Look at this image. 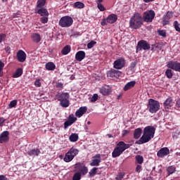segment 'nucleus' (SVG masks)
I'll return each mask as SVG.
<instances>
[{
  "label": "nucleus",
  "instance_id": "nucleus-58",
  "mask_svg": "<svg viewBox=\"0 0 180 180\" xmlns=\"http://www.w3.org/2000/svg\"><path fill=\"white\" fill-rule=\"evenodd\" d=\"M5 50L6 51V53H8V54L11 53V47L10 46H6L5 48Z\"/></svg>",
  "mask_w": 180,
  "mask_h": 180
},
{
  "label": "nucleus",
  "instance_id": "nucleus-26",
  "mask_svg": "<svg viewBox=\"0 0 180 180\" xmlns=\"http://www.w3.org/2000/svg\"><path fill=\"white\" fill-rule=\"evenodd\" d=\"M31 38L34 43H40V41H41V37L39 33L32 34Z\"/></svg>",
  "mask_w": 180,
  "mask_h": 180
},
{
  "label": "nucleus",
  "instance_id": "nucleus-42",
  "mask_svg": "<svg viewBox=\"0 0 180 180\" xmlns=\"http://www.w3.org/2000/svg\"><path fill=\"white\" fill-rule=\"evenodd\" d=\"M41 23L46 24L49 22V15H42V18H40Z\"/></svg>",
  "mask_w": 180,
  "mask_h": 180
},
{
  "label": "nucleus",
  "instance_id": "nucleus-32",
  "mask_svg": "<svg viewBox=\"0 0 180 180\" xmlns=\"http://www.w3.org/2000/svg\"><path fill=\"white\" fill-rule=\"evenodd\" d=\"M167 172L168 174V176L172 175V174L176 172V167L174 165L169 166L167 168Z\"/></svg>",
  "mask_w": 180,
  "mask_h": 180
},
{
  "label": "nucleus",
  "instance_id": "nucleus-29",
  "mask_svg": "<svg viewBox=\"0 0 180 180\" xmlns=\"http://www.w3.org/2000/svg\"><path fill=\"white\" fill-rule=\"evenodd\" d=\"M136 85V81H131L127 83L124 87V91H129V89H131V88H134Z\"/></svg>",
  "mask_w": 180,
  "mask_h": 180
},
{
  "label": "nucleus",
  "instance_id": "nucleus-13",
  "mask_svg": "<svg viewBox=\"0 0 180 180\" xmlns=\"http://www.w3.org/2000/svg\"><path fill=\"white\" fill-rule=\"evenodd\" d=\"M77 120V117L74 116V114H70L68 120L64 122V129L66 130V129H68L70 126H72L74 124V122Z\"/></svg>",
  "mask_w": 180,
  "mask_h": 180
},
{
  "label": "nucleus",
  "instance_id": "nucleus-41",
  "mask_svg": "<svg viewBox=\"0 0 180 180\" xmlns=\"http://www.w3.org/2000/svg\"><path fill=\"white\" fill-rule=\"evenodd\" d=\"M174 28H175V30L176 32H179V33H180V24L179 22H178V21H174Z\"/></svg>",
  "mask_w": 180,
  "mask_h": 180
},
{
  "label": "nucleus",
  "instance_id": "nucleus-48",
  "mask_svg": "<svg viewBox=\"0 0 180 180\" xmlns=\"http://www.w3.org/2000/svg\"><path fill=\"white\" fill-rule=\"evenodd\" d=\"M34 86L37 88H40L41 86V82H40V79H37L34 82Z\"/></svg>",
  "mask_w": 180,
  "mask_h": 180
},
{
  "label": "nucleus",
  "instance_id": "nucleus-25",
  "mask_svg": "<svg viewBox=\"0 0 180 180\" xmlns=\"http://www.w3.org/2000/svg\"><path fill=\"white\" fill-rule=\"evenodd\" d=\"M85 58V51H79L75 55V60L77 61H82Z\"/></svg>",
  "mask_w": 180,
  "mask_h": 180
},
{
  "label": "nucleus",
  "instance_id": "nucleus-43",
  "mask_svg": "<svg viewBox=\"0 0 180 180\" xmlns=\"http://www.w3.org/2000/svg\"><path fill=\"white\" fill-rule=\"evenodd\" d=\"M159 36H162V37H167V32L164 30H159L158 31Z\"/></svg>",
  "mask_w": 180,
  "mask_h": 180
},
{
  "label": "nucleus",
  "instance_id": "nucleus-51",
  "mask_svg": "<svg viewBox=\"0 0 180 180\" xmlns=\"http://www.w3.org/2000/svg\"><path fill=\"white\" fill-rule=\"evenodd\" d=\"M95 44H96V41H90L87 44V49H92V47H94V46H95Z\"/></svg>",
  "mask_w": 180,
  "mask_h": 180
},
{
  "label": "nucleus",
  "instance_id": "nucleus-16",
  "mask_svg": "<svg viewBox=\"0 0 180 180\" xmlns=\"http://www.w3.org/2000/svg\"><path fill=\"white\" fill-rule=\"evenodd\" d=\"M169 154V149L167 147L162 148L157 153V156L159 158H164V157H167Z\"/></svg>",
  "mask_w": 180,
  "mask_h": 180
},
{
  "label": "nucleus",
  "instance_id": "nucleus-64",
  "mask_svg": "<svg viewBox=\"0 0 180 180\" xmlns=\"http://www.w3.org/2000/svg\"><path fill=\"white\" fill-rule=\"evenodd\" d=\"M108 137H112V136L111 134H108Z\"/></svg>",
  "mask_w": 180,
  "mask_h": 180
},
{
  "label": "nucleus",
  "instance_id": "nucleus-49",
  "mask_svg": "<svg viewBox=\"0 0 180 180\" xmlns=\"http://www.w3.org/2000/svg\"><path fill=\"white\" fill-rule=\"evenodd\" d=\"M135 171L138 173L140 174L141 172V171H143V167H141V165H137L135 169Z\"/></svg>",
  "mask_w": 180,
  "mask_h": 180
},
{
  "label": "nucleus",
  "instance_id": "nucleus-19",
  "mask_svg": "<svg viewBox=\"0 0 180 180\" xmlns=\"http://www.w3.org/2000/svg\"><path fill=\"white\" fill-rule=\"evenodd\" d=\"M6 141H9V131H4L0 135V143H6Z\"/></svg>",
  "mask_w": 180,
  "mask_h": 180
},
{
  "label": "nucleus",
  "instance_id": "nucleus-12",
  "mask_svg": "<svg viewBox=\"0 0 180 180\" xmlns=\"http://www.w3.org/2000/svg\"><path fill=\"white\" fill-rule=\"evenodd\" d=\"M124 65H126V60L124 58H119L113 63V68L115 70H122Z\"/></svg>",
  "mask_w": 180,
  "mask_h": 180
},
{
  "label": "nucleus",
  "instance_id": "nucleus-53",
  "mask_svg": "<svg viewBox=\"0 0 180 180\" xmlns=\"http://www.w3.org/2000/svg\"><path fill=\"white\" fill-rule=\"evenodd\" d=\"M136 65H137V62L134 61L131 62L129 66L130 70H133L134 68H136Z\"/></svg>",
  "mask_w": 180,
  "mask_h": 180
},
{
  "label": "nucleus",
  "instance_id": "nucleus-15",
  "mask_svg": "<svg viewBox=\"0 0 180 180\" xmlns=\"http://www.w3.org/2000/svg\"><path fill=\"white\" fill-rule=\"evenodd\" d=\"M122 75V72L111 69L107 72V77L110 78H119Z\"/></svg>",
  "mask_w": 180,
  "mask_h": 180
},
{
  "label": "nucleus",
  "instance_id": "nucleus-59",
  "mask_svg": "<svg viewBox=\"0 0 180 180\" xmlns=\"http://www.w3.org/2000/svg\"><path fill=\"white\" fill-rule=\"evenodd\" d=\"M155 0H143V2L146 4H149V2H154Z\"/></svg>",
  "mask_w": 180,
  "mask_h": 180
},
{
  "label": "nucleus",
  "instance_id": "nucleus-30",
  "mask_svg": "<svg viewBox=\"0 0 180 180\" xmlns=\"http://www.w3.org/2000/svg\"><path fill=\"white\" fill-rule=\"evenodd\" d=\"M71 52V46L66 45L65 47L63 48L61 53L63 56H67Z\"/></svg>",
  "mask_w": 180,
  "mask_h": 180
},
{
  "label": "nucleus",
  "instance_id": "nucleus-10",
  "mask_svg": "<svg viewBox=\"0 0 180 180\" xmlns=\"http://www.w3.org/2000/svg\"><path fill=\"white\" fill-rule=\"evenodd\" d=\"M116 20H117V15L115 14H110L106 18H103L102 21L101 22V26H106L108 25V23H110V25L116 22Z\"/></svg>",
  "mask_w": 180,
  "mask_h": 180
},
{
  "label": "nucleus",
  "instance_id": "nucleus-2",
  "mask_svg": "<svg viewBox=\"0 0 180 180\" xmlns=\"http://www.w3.org/2000/svg\"><path fill=\"white\" fill-rule=\"evenodd\" d=\"M166 67H167L168 69L165 70V74L167 78H168L169 79H171L172 77H174L172 70L173 71H176V72H180V63L176 60L168 61Z\"/></svg>",
  "mask_w": 180,
  "mask_h": 180
},
{
  "label": "nucleus",
  "instance_id": "nucleus-61",
  "mask_svg": "<svg viewBox=\"0 0 180 180\" xmlns=\"http://www.w3.org/2000/svg\"><path fill=\"white\" fill-rule=\"evenodd\" d=\"M146 180H153V178L151 176H148Z\"/></svg>",
  "mask_w": 180,
  "mask_h": 180
},
{
  "label": "nucleus",
  "instance_id": "nucleus-52",
  "mask_svg": "<svg viewBox=\"0 0 180 180\" xmlns=\"http://www.w3.org/2000/svg\"><path fill=\"white\" fill-rule=\"evenodd\" d=\"M5 39H6V34L2 33L0 34V44L5 41Z\"/></svg>",
  "mask_w": 180,
  "mask_h": 180
},
{
  "label": "nucleus",
  "instance_id": "nucleus-22",
  "mask_svg": "<svg viewBox=\"0 0 180 180\" xmlns=\"http://www.w3.org/2000/svg\"><path fill=\"white\" fill-rule=\"evenodd\" d=\"M27 154H28L30 157H37L38 155H40V149L39 148L30 149L27 152Z\"/></svg>",
  "mask_w": 180,
  "mask_h": 180
},
{
  "label": "nucleus",
  "instance_id": "nucleus-45",
  "mask_svg": "<svg viewBox=\"0 0 180 180\" xmlns=\"http://www.w3.org/2000/svg\"><path fill=\"white\" fill-rule=\"evenodd\" d=\"M72 180H81V173L77 172L73 175Z\"/></svg>",
  "mask_w": 180,
  "mask_h": 180
},
{
  "label": "nucleus",
  "instance_id": "nucleus-11",
  "mask_svg": "<svg viewBox=\"0 0 180 180\" xmlns=\"http://www.w3.org/2000/svg\"><path fill=\"white\" fill-rule=\"evenodd\" d=\"M150 49H151L150 44H148L147 41L142 39L137 43L136 53H139V51H141V50H150Z\"/></svg>",
  "mask_w": 180,
  "mask_h": 180
},
{
  "label": "nucleus",
  "instance_id": "nucleus-35",
  "mask_svg": "<svg viewBox=\"0 0 180 180\" xmlns=\"http://www.w3.org/2000/svg\"><path fill=\"white\" fill-rule=\"evenodd\" d=\"M74 8H77V9H82V8H85V4L80 1H77L74 4Z\"/></svg>",
  "mask_w": 180,
  "mask_h": 180
},
{
  "label": "nucleus",
  "instance_id": "nucleus-44",
  "mask_svg": "<svg viewBox=\"0 0 180 180\" xmlns=\"http://www.w3.org/2000/svg\"><path fill=\"white\" fill-rule=\"evenodd\" d=\"M5 67V63L0 60V77L4 75V68Z\"/></svg>",
  "mask_w": 180,
  "mask_h": 180
},
{
  "label": "nucleus",
  "instance_id": "nucleus-24",
  "mask_svg": "<svg viewBox=\"0 0 180 180\" xmlns=\"http://www.w3.org/2000/svg\"><path fill=\"white\" fill-rule=\"evenodd\" d=\"M110 92H112V90L109 88V86H103L100 88V93H101L102 95H109Z\"/></svg>",
  "mask_w": 180,
  "mask_h": 180
},
{
  "label": "nucleus",
  "instance_id": "nucleus-33",
  "mask_svg": "<svg viewBox=\"0 0 180 180\" xmlns=\"http://www.w3.org/2000/svg\"><path fill=\"white\" fill-rule=\"evenodd\" d=\"M23 74V69L18 68L16 70L15 72L13 75V78H19V77H22Z\"/></svg>",
  "mask_w": 180,
  "mask_h": 180
},
{
  "label": "nucleus",
  "instance_id": "nucleus-50",
  "mask_svg": "<svg viewBox=\"0 0 180 180\" xmlns=\"http://www.w3.org/2000/svg\"><path fill=\"white\" fill-rule=\"evenodd\" d=\"M98 96L97 94H94L91 98V102H96L98 101Z\"/></svg>",
  "mask_w": 180,
  "mask_h": 180
},
{
  "label": "nucleus",
  "instance_id": "nucleus-8",
  "mask_svg": "<svg viewBox=\"0 0 180 180\" xmlns=\"http://www.w3.org/2000/svg\"><path fill=\"white\" fill-rule=\"evenodd\" d=\"M74 20L69 15L62 17L58 22V25L60 27H70L72 26Z\"/></svg>",
  "mask_w": 180,
  "mask_h": 180
},
{
  "label": "nucleus",
  "instance_id": "nucleus-23",
  "mask_svg": "<svg viewBox=\"0 0 180 180\" xmlns=\"http://www.w3.org/2000/svg\"><path fill=\"white\" fill-rule=\"evenodd\" d=\"M163 105L166 109H169V108H172V106H174V101L171 97H169L164 102Z\"/></svg>",
  "mask_w": 180,
  "mask_h": 180
},
{
  "label": "nucleus",
  "instance_id": "nucleus-28",
  "mask_svg": "<svg viewBox=\"0 0 180 180\" xmlns=\"http://www.w3.org/2000/svg\"><path fill=\"white\" fill-rule=\"evenodd\" d=\"M45 68L48 71H54V70H56V64H54L53 62H48L45 65Z\"/></svg>",
  "mask_w": 180,
  "mask_h": 180
},
{
  "label": "nucleus",
  "instance_id": "nucleus-63",
  "mask_svg": "<svg viewBox=\"0 0 180 180\" xmlns=\"http://www.w3.org/2000/svg\"><path fill=\"white\" fill-rule=\"evenodd\" d=\"M87 124H91V121L87 122Z\"/></svg>",
  "mask_w": 180,
  "mask_h": 180
},
{
  "label": "nucleus",
  "instance_id": "nucleus-34",
  "mask_svg": "<svg viewBox=\"0 0 180 180\" xmlns=\"http://www.w3.org/2000/svg\"><path fill=\"white\" fill-rule=\"evenodd\" d=\"M135 160H136V164L141 165L143 164V162H144V158H143V156L140 155H137L135 157Z\"/></svg>",
  "mask_w": 180,
  "mask_h": 180
},
{
  "label": "nucleus",
  "instance_id": "nucleus-21",
  "mask_svg": "<svg viewBox=\"0 0 180 180\" xmlns=\"http://www.w3.org/2000/svg\"><path fill=\"white\" fill-rule=\"evenodd\" d=\"M86 110H88V108L86 107H80L75 112V116L77 117H82L84 116L85 113H86Z\"/></svg>",
  "mask_w": 180,
  "mask_h": 180
},
{
  "label": "nucleus",
  "instance_id": "nucleus-56",
  "mask_svg": "<svg viewBox=\"0 0 180 180\" xmlns=\"http://www.w3.org/2000/svg\"><path fill=\"white\" fill-rule=\"evenodd\" d=\"M176 109H180V98L176 101Z\"/></svg>",
  "mask_w": 180,
  "mask_h": 180
},
{
  "label": "nucleus",
  "instance_id": "nucleus-47",
  "mask_svg": "<svg viewBox=\"0 0 180 180\" xmlns=\"http://www.w3.org/2000/svg\"><path fill=\"white\" fill-rule=\"evenodd\" d=\"M157 49H160V45L158 44H152L151 46V51H155Z\"/></svg>",
  "mask_w": 180,
  "mask_h": 180
},
{
  "label": "nucleus",
  "instance_id": "nucleus-37",
  "mask_svg": "<svg viewBox=\"0 0 180 180\" xmlns=\"http://www.w3.org/2000/svg\"><path fill=\"white\" fill-rule=\"evenodd\" d=\"M97 171H98V167H94L93 169H91L89 173V176H94L96 175L98 172Z\"/></svg>",
  "mask_w": 180,
  "mask_h": 180
},
{
  "label": "nucleus",
  "instance_id": "nucleus-5",
  "mask_svg": "<svg viewBox=\"0 0 180 180\" xmlns=\"http://www.w3.org/2000/svg\"><path fill=\"white\" fill-rule=\"evenodd\" d=\"M55 99L60 102L62 108H68L70 106V93L68 92L58 93L55 96Z\"/></svg>",
  "mask_w": 180,
  "mask_h": 180
},
{
  "label": "nucleus",
  "instance_id": "nucleus-17",
  "mask_svg": "<svg viewBox=\"0 0 180 180\" xmlns=\"http://www.w3.org/2000/svg\"><path fill=\"white\" fill-rule=\"evenodd\" d=\"M35 13H38L40 16H49V11L44 7H35Z\"/></svg>",
  "mask_w": 180,
  "mask_h": 180
},
{
  "label": "nucleus",
  "instance_id": "nucleus-18",
  "mask_svg": "<svg viewBox=\"0 0 180 180\" xmlns=\"http://www.w3.org/2000/svg\"><path fill=\"white\" fill-rule=\"evenodd\" d=\"M26 53L22 50H20L17 53V60L19 63H25L26 61Z\"/></svg>",
  "mask_w": 180,
  "mask_h": 180
},
{
  "label": "nucleus",
  "instance_id": "nucleus-60",
  "mask_svg": "<svg viewBox=\"0 0 180 180\" xmlns=\"http://www.w3.org/2000/svg\"><path fill=\"white\" fill-rule=\"evenodd\" d=\"M81 167H82L81 163H77V164L75 165V168H81Z\"/></svg>",
  "mask_w": 180,
  "mask_h": 180
},
{
  "label": "nucleus",
  "instance_id": "nucleus-1",
  "mask_svg": "<svg viewBox=\"0 0 180 180\" xmlns=\"http://www.w3.org/2000/svg\"><path fill=\"white\" fill-rule=\"evenodd\" d=\"M155 134V127L148 126L143 129V134L139 141H136V144H146L148 143L151 139H154Z\"/></svg>",
  "mask_w": 180,
  "mask_h": 180
},
{
  "label": "nucleus",
  "instance_id": "nucleus-7",
  "mask_svg": "<svg viewBox=\"0 0 180 180\" xmlns=\"http://www.w3.org/2000/svg\"><path fill=\"white\" fill-rule=\"evenodd\" d=\"M79 153V150H78V149L74 147H72L68 151V153H65V155L63 158V161H65V162H71V161H72L74 158H75V157L78 155Z\"/></svg>",
  "mask_w": 180,
  "mask_h": 180
},
{
  "label": "nucleus",
  "instance_id": "nucleus-38",
  "mask_svg": "<svg viewBox=\"0 0 180 180\" xmlns=\"http://www.w3.org/2000/svg\"><path fill=\"white\" fill-rule=\"evenodd\" d=\"M126 176V174L124 172H120L115 177V180H122L124 176Z\"/></svg>",
  "mask_w": 180,
  "mask_h": 180
},
{
  "label": "nucleus",
  "instance_id": "nucleus-3",
  "mask_svg": "<svg viewBox=\"0 0 180 180\" xmlns=\"http://www.w3.org/2000/svg\"><path fill=\"white\" fill-rule=\"evenodd\" d=\"M127 148H130V144L125 143L124 141H120L112 153V158L120 157Z\"/></svg>",
  "mask_w": 180,
  "mask_h": 180
},
{
  "label": "nucleus",
  "instance_id": "nucleus-46",
  "mask_svg": "<svg viewBox=\"0 0 180 180\" xmlns=\"http://www.w3.org/2000/svg\"><path fill=\"white\" fill-rule=\"evenodd\" d=\"M97 6L99 11H101V12H103L104 11H106V8H105V6H103V5L101 3H97Z\"/></svg>",
  "mask_w": 180,
  "mask_h": 180
},
{
  "label": "nucleus",
  "instance_id": "nucleus-40",
  "mask_svg": "<svg viewBox=\"0 0 180 180\" xmlns=\"http://www.w3.org/2000/svg\"><path fill=\"white\" fill-rule=\"evenodd\" d=\"M80 172L82 175H86V174H88V167H86V166H83L80 169Z\"/></svg>",
  "mask_w": 180,
  "mask_h": 180
},
{
  "label": "nucleus",
  "instance_id": "nucleus-6",
  "mask_svg": "<svg viewBox=\"0 0 180 180\" xmlns=\"http://www.w3.org/2000/svg\"><path fill=\"white\" fill-rule=\"evenodd\" d=\"M147 109L150 113L154 114L157 113L160 109H161V105H160V102L153 98H150L146 105Z\"/></svg>",
  "mask_w": 180,
  "mask_h": 180
},
{
  "label": "nucleus",
  "instance_id": "nucleus-9",
  "mask_svg": "<svg viewBox=\"0 0 180 180\" xmlns=\"http://www.w3.org/2000/svg\"><path fill=\"white\" fill-rule=\"evenodd\" d=\"M154 18H155V12L153 10H149L143 13L142 19L146 23H151L154 20Z\"/></svg>",
  "mask_w": 180,
  "mask_h": 180
},
{
  "label": "nucleus",
  "instance_id": "nucleus-36",
  "mask_svg": "<svg viewBox=\"0 0 180 180\" xmlns=\"http://www.w3.org/2000/svg\"><path fill=\"white\" fill-rule=\"evenodd\" d=\"M46 5V0H37V8L44 7Z\"/></svg>",
  "mask_w": 180,
  "mask_h": 180
},
{
  "label": "nucleus",
  "instance_id": "nucleus-27",
  "mask_svg": "<svg viewBox=\"0 0 180 180\" xmlns=\"http://www.w3.org/2000/svg\"><path fill=\"white\" fill-rule=\"evenodd\" d=\"M141 133H143V129L141 128L136 129L134 131V139H135V140L140 139Z\"/></svg>",
  "mask_w": 180,
  "mask_h": 180
},
{
  "label": "nucleus",
  "instance_id": "nucleus-54",
  "mask_svg": "<svg viewBox=\"0 0 180 180\" xmlns=\"http://www.w3.org/2000/svg\"><path fill=\"white\" fill-rule=\"evenodd\" d=\"M6 122V120L4 117H0V127H2L4 126V123Z\"/></svg>",
  "mask_w": 180,
  "mask_h": 180
},
{
  "label": "nucleus",
  "instance_id": "nucleus-55",
  "mask_svg": "<svg viewBox=\"0 0 180 180\" xmlns=\"http://www.w3.org/2000/svg\"><path fill=\"white\" fill-rule=\"evenodd\" d=\"M56 88H60V89H63V88H64V84L61 82H58L56 84Z\"/></svg>",
  "mask_w": 180,
  "mask_h": 180
},
{
  "label": "nucleus",
  "instance_id": "nucleus-57",
  "mask_svg": "<svg viewBox=\"0 0 180 180\" xmlns=\"http://www.w3.org/2000/svg\"><path fill=\"white\" fill-rule=\"evenodd\" d=\"M0 180H8V178L4 174L0 175Z\"/></svg>",
  "mask_w": 180,
  "mask_h": 180
},
{
  "label": "nucleus",
  "instance_id": "nucleus-4",
  "mask_svg": "<svg viewBox=\"0 0 180 180\" xmlns=\"http://www.w3.org/2000/svg\"><path fill=\"white\" fill-rule=\"evenodd\" d=\"M143 17L139 13H135L129 20V27L131 29H140L143 25Z\"/></svg>",
  "mask_w": 180,
  "mask_h": 180
},
{
  "label": "nucleus",
  "instance_id": "nucleus-31",
  "mask_svg": "<svg viewBox=\"0 0 180 180\" xmlns=\"http://www.w3.org/2000/svg\"><path fill=\"white\" fill-rule=\"evenodd\" d=\"M78 139H79V136H78V134L76 133L71 134L69 136V140L71 141V143H75L76 141H78Z\"/></svg>",
  "mask_w": 180,
  "mask_h": 180
},
{
  "label": "nucleus",
  "instance_id": "nucleus-14",
  "mask_svg": "<svg viewBox=\"0 0 180 180\" xmlns=\"http://www.w3.org/2000/svg\"><path fill=\"white\" fill-rule=\"evenodd\" d=\"M102 162V158L101 157V154H96L92 158V161L90 163L91 167H99V164Z\"/></svg>",
  "mask_w": 180,
  "mask_h": 180
},
{
  "label": "nucleus",
  "instance_id": "nucleus-39",
  "mask_svg": "<svg viewBox=\"0 0 180 180\" xmlns=\"http://www.w3.org/2000/svg\"><path fill=\"white\" fill-rule=\"evenodd\" d=\"M18 105V101L13 100L10 102L8 107L10 109H12V108H15Z\"/></svg>",
  "mask_w": 180,
  "mask_h": 180
},
{
  "label": "nucleus",
  "instance_id": "nucleus-20",
  "mask_svg": "<svg viewBox=\"0 0 180 180\" xmlns=\"http://www.w3.org/2000/svg\"><path fill=\"white\" fill-rule=\"evenodd\" d=\"M174 18V13L172 11H167L166 15L163 16V22L165 25H168L169 23V19Z\"/></svg>",
  "mask_w": 180,
  "mask_h": 180
},
{
  "label": "nucleus",
  "instance_id": "nucleus-62",
  "mask_svg": "<svg viewBox=\"0 0 180 180\" xmlns=\"http://www.w3.org/2000/svg\"><path fill=\"white\" fill-rule=\"evenodd\" d=\"M101 2H103V0H98L97 4H101Z\"/></svg>",
  "mask_w": 180,
  "mask_h": 180
}]
</instances>
